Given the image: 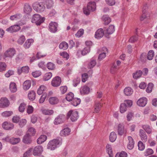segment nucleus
Segmentation results:
<instances>
[{"label": "nucleus", "mask_w": 157, "mask_h": 157, "mask_svg": "<svg viewBox=\"0 0 157 157\" xmlns=\"http://www.w3.org/2000/svg\"><path fill=\"white\" fill-rule=\"evenodd\" d=\"M59 47L61 49L64 50H66L68 48V44L66 42H63L59 44Z\"/></svg>", "instance_id": "72a5a7b5"}, {"label": "nucleus", "mask_w": 157, "mask_h": 157, "mask_svg": "<svg viewBox=\"0 0 157 157\" xmlns=\"http://www.w3.org/2000/svg\"><path fill=\"white\" fill-rule=\"evenodd\" d=\"M42 113L45 115H50L53 114L54 111L52 109H44L42 111Z\"/></svg>", "instance_id": "58836bf2"}, {"label": "nucleus", "mask_w": 157, "mask_h": 157, "mask_svg": "<svg viewBox=\"0 0 157 157\" xmlns=\"http://www.w3.org/2000/svg\"><path fill=\"white\" fill-rule=\"evenodd\" d=\"M96 62L95 60L92 59L88 64V67L90 68H93L96 64Z\"/></svg>", "instance_id": "6e6d98bb"}, {"label": "nucleus", "mask_w": 157, "mask_h": 157, "mask_svg": "<svg viewBox=\"0 0 157 157\" xmlns=\"http://www.w3.org/2000/svg\"><path fill=\"white\" fill-rule=\"evenodd\" d=\"M153 85V84L152 83H149L146 89V92L148 93H150L152 91Z\"/></svg>", "instance_id": "603ef678"}, {"label": "nucleus", "mask_w": 157, "mask_h": 157, "mask_svg": "<svg viewBox=\"0 0 157 157\" xmlns=\"http://www.w3.org/2000/svg\"><path fill=\"white\" fill-rule=\"evenodd\" d=\"M23 142L26 144H29L31 143L32 140L31 135L29 133H26L23 137L22 139Z\"/></svg>", "instance_id": "9b49d317"}, {"label": "nucleus", "mask_w": 157, "mask_h": 157, "mask_svg": "<svg viewBox=\"0 0 157 157\" xmlns=\"http://www.w3.org/2000/svg\"><path fill=\"white\" fill-rule=\"evenodd\" d=\"M142 71L140 70L137 71L135 73L133 74V77L135 79L140 78L142 75Z\"/></svg>", "instance_id": "79ce46f5"}, {"label": "nucleus", "mask_w": 157, "mask_h": 157, "mask_svg": "<svg viewBox=\"0 0 157 157\" xmlns=\"http://www.w3.org/2000/svg\"><path fill=\"white\" fill-rule=\"evenodd\" d=\"M36 94L35 92L33 90L31 91L28 93V97L30 100H33L35 98Z\"/></svg>", "instance_id": "473e14b6"}, {"label": "nucleus", "mask_w": 157, "mask_h": 157, "mask_svg": "<svg viewBox=\"0 0 157 157\" xmlns=\"http://www.w3.org/2000/svg\"><path fill=\"white\" fill-rule=\"evenodd\" d=\"M31 81L29 80L25 81L23 84V88L25 90H28L31 86Z\"/></svg>", "instance_id": "5701e85b"}, {"label": "nucleus", "mask_w": 157, "mask_h": 157, "mask_svg": "<svg viewBox=\"0 0 157 157\" xmlns=\"http://www.w3.org/2000/svg\"><path fill=\"white\" fill-rule=\"evenodd\" d=\"M80 79L79 78H76L73 81V85L75 87L77 86V85L80 82Z\"/></svg>", "instance_id": "e2e57ef3"}, {"label": "nucleus", "mask_w": 157, "mask_h": 157, "mask_svg": "<svg viewBox=\"0 0 157 157\" xmlns=\"http://www.w3.org/2000/svg\"><path fill=\"white\" fill-rule=\"evenodd\" d=\"M124 92L126 95L129 96L132 94L133 90L131 87H127L124 89Z\"/></svg>", "instance_id": "cd10ccee"}, {"label": "nucleus", "mask_w": 157, "mask_h": 157, "mask_svg": "<svg viewBox=\"0 0 157 157\" xmlns=\"http://www.w3.org/2000/svg\"><path fill=\"white\" fill-rule=\"evenodd\" d=\"M20 27L18 25L12 26L7 29L6 31L10 33H12L17 32L20 30Z\"/></svg>", "instance_id": "ddd939ff"}, {"label": "nucleus", "mask_w": 157, "mask_h": 157, "mask_svg": "<svg viewBox=\"0 0 157 157\" xmlns=\"http://www.w3.org/2000/svg\"><path fill=\"white\" fill-rule=\"evenodd\" d=\"M154 55V52L153 51L150 50L148 53L147 59L149 60H151L153 58Z\"/></svg>", "instance_id": "09e8293b"}, {"label": "nucleus", "mask_w": 157, "mask_h": 157, "mask_svg": "<svg viewBox=\"0 0 157 157\" xmlns=\"http://www.w3.org/2000/svg\"><path fill=\"white\" fill-rule=\"evenodd\" d=\"M118 132L119 135L121 136L124 133H126V131L124 128V124L123 123L119 124L118 126Z\"/></svg>", "instance_id": "2eb2a0df"}, {"label": "nucleus", "mask_w": 157, "mask_h": 157, "mask_svg": "<svg viewBox=\"0 0 157 157\" xmlns=\"http://www.w3.org/2000/svg\"><path fill=\"white\" fill-rule=\"evenodd\" d=\"M114 26L113 25H111L106 29V32L108 34H111L114 32Z\"/></svg>", "instance_id": "2f4dec72"}, {"label": "nucleus", "mask_w": 157, "mask_h": 157, "mask_svg": "<svg viewBox=\"0 0 157 157\" xmlns=\"http://www.w3.org/2000/svg\"><path fill=\"white\" fill-rule=\"evenodd\" d=\"M44 3L43 2L36 3L33 4V9L37 12H41L44 11L45 7Z\"/></svg>", "instance_id": "7ed1b4c3"}, {"label": "nucleus", "mask_w": 157, "mask_h": 157, "mask_svg": "<svg viewBox=\"0 0 157 157\" xmlns=\"http://www.w3.org/2000/svg\"><path fill=\"white\" fill-rule=\"evenodd\" d=\"M84 32V30L83 29H80L78 31L77 33L75 34V35L76 36L79 37L83 34Z\"/></svg>", "instance_id": "bf43d9fd"}, {"label": "nucleus", "mask_w": 157, "mask_h": 157, "mask_svg": "<svg viewBox=\"0 0 157 157\" xmlns=\"http://www.w3.org/2000/svg\"><path fill=\"white\" fill-rule=\"evenodd\" d=\"M139 135L141 140L144 142H146L147 140V137L145 131L142 129L139 130Z\"/></svg>", "instance_id": "4468645a"}, {"label": "nucleus", "mask_w": 157, "mask_h": 157, "mask_svg": "<svg viewBox=\"0 0 157 157\" xmlns=\"http://www.w3.org/2000/svg\"><path fill=\"white\" fill-rule=\"evenodd\" d=\"M127 155L126 152L124 151H122L120 153H117L115 157H127Z\"/></svg>", "instance_id": "3c124183"}, {"label": "nucleus", "mask_w": 157, "mask_h": 157, "mask_svg": "<svg viewBox=\"0 0 157 157\" xmlns=\"http://www.w3.org/2000/svg\"><path fill=\"white\" fill-rule=\"evenodd\" d=\"M15 54V51L13 48H10L7 50L5 53V57L11 58Z\"/></svg>", "instance_id": "9d476101"}, {"label": "nucleus", "mask_w": 157, "mask_h": 157, "mask_svg": "<svg viewBox=\"0 0 157 157\" xmlns=\"http://www.w3.org/2000/svg\"><path fill=\"white\" fill-rule=\"evenodd\" d=\"M45 19L44 17L41 18L39 14H35L33 16L32 22L35 23L37 25H40L41 23L44 22Z\"/></svg>", "instance_id": "20e7f679"}, {"label": "nucleus", "mask_w": 157, "mask_h": 157, "mask_svg": "<svg viewBox=\"0 0 157 157\" xmlns=\"http://www.w3.org/2000/svg\"><path fill=\"white\" fill-rule=\"evenodd\" d=\"M74 95L71 92L69 93L66 96V100L68 101H71L73 99Z\"/></svg>", "instance_id": "ea45409f"}, {"label": "nucleus", "mask_w": 157, "mask_h": 157, "mask_svg": "<svg viewBox=\"0 0 157 157\" xmlns=\"http://www.w3.org/2000/svg\"><path fill=\"white\" fill-rule=\"evenodd\" d=\"M138 40V37L137 35H135L132 36L129 40L130 42L134 43L136 41Z\"/></svg>", "instance_id": "774afa93"}, {"label": "nucleus", "mask_w": 157, "mask_h": 157, "mask_svg": "<svg viewBox=\"0 0 157 157\" xmlns=\"http://www.w3.org/2000/svg\"><path fill=\"white\" fill-rule=\"evenodd\" d=\"M34 40L32 39H28L24 44V46L25 48L30 47L31 44L33 42Z\"/></svg>", "instance_id": "a878e982"}, {"label": "nucleus", "mask_w": 157, "mask_h": 157, "mask_svg": "<svg viewBox=\"0 0 157 157\" xmlns=\"http://www.w3.org/2000/svg\"><path fill=\"white\" fill-rule=\"evenodd\" d=\"M116 138L117 135L114 132H111L109 136V140L110 141L113 142L115 140Z\"/></svg>", "instance_id": "e433bc0d"}, {"label": "nucleus", "mask_w": 157, "mask_h": 157, "mask_svg": "<svg viewBox=\"0 0 157 157\" xmlns=\"http://www.w3.org/2000/svg\"><path fill=\"white\" fill-rule=\"evenodd\" d=\"M128 140L129 141L127 147L130 150L132 149L134 147V142L132 137L131 136L128 137Z\"/></svg>", "instance_id": "aec40b11"}, {"label": "nucleus", "mask_w": 157, "mask_h": 157, "mask_svg": "<svg viewBox=\"0 0 157 157\" xmlns=\"http://www.w3.org/2000/svg\"><path fill=\"white\" fill-rule=\"evenodd\" d=\"M60 90L62 94H63L67 91V87L66 86H61L60 87Z\"/></svg>", "instance_id": "052dcab7"}, {"label": "nucleus", "mask_w": 157, "mask_h": 157, "mask_svg": "<svg viewBox=\"0 0 157 157\" xmlns=\"http://www.w3.org/2000/svg\"><path fill=\"white\" fill-rule=\"evenodd\" d=\"M32 9L30 6L28 4L25 5L24 11L25 13L27 14L29 13L32 11Z\"/></svg>", "instance_id": "393cba45"}, {"label": "nucleus", "mask_w": 157, "mask_h": 157, "mask_svg": "<svg viewBox=\"0 0 157 157\" xmlns=\"http://www.w3.org/2000/svg\"><path fill=\"white\" fill-rule=\"evenodd\" d=\"M46 88L44 86L41 85L40 86L37 91V94L39 95L43 94L46 90Z\"/></svg>", "instance_id": "7c9ffc66"}, {"label": "nucleus", "mask_w": 157, "mask_h": 157, "mask_svg": "<svg viewBox=\"0 0 157 157\" xmlns=\"http://www.w3.org/2000/svg\"><path fill=\"white\" fill-rule=\"evenodd\" d=\"M26 120L25 119H22L19 121V125L21 128L23 127L26 123Z\"/></svg>", "instance_id": "4d7b16f0"}, {"label": "nucleus", "mask_w": 157, "mask_h": 157, "mask_svg": "<svg viewBox=\"0 0 157 157\" xmlns=\"http://www.w3.org/2000/svg\"><path fill=\"white\" fill-rule=\"evenodd\" d=\"M13 113L12 111H6L3 112L2 115L4 117H9L11 116Z\"/></svg>", "instance_id": "8fccbe9b"}, {"label": "nucleus", "mask_w": 157, "mask_h": 157, "mask_svg": "<svg viewBox=\"0 0 157 157\" xmlns=\"http://www.w3.org/2000/svg\"><path fill=\"white\" fill-rule=\"evenodd\" d=\"M9 103L7 99L5 98H2L0 100V107L5 108L9 106Z\"/></svg>", "instance_id": "dca6fc26"}, {"label": "nucleus", "mask_w": 157, "mask_h": 157, "mask_svg": "<svg viewBox=\"0 0 157 157\" xmlns=\"http://www.w3.org/2000/svg\"><path fill=\"white\" fill-rule=\"evenodd\" d=\"M10 91L13 93L16 92L17 88L16 84L14 82H11L10 85Z\"/></svg>", "instance_id": "c756f323"}, {"label": "nucleus", "mask_w": 157, "mask_h": 157, "mask_svg": "<svg viewBox=\"0 0 157 157\" xmlns=\"http://www.w3.org/2000/svg\"><path fill=\"white\" fill-rule=\"evenodd\" d=\"M45 1L47 8L50 9L52 7L53 3L52 0H45Z\"/></svg>", "instance_id": "f704fd0d"}, {"label": "nucleus", "mask_w": 157, "mask_h": 157, "mask_svg": "<svg viewBox=\"0 0 157 157\" xmlns=\"http://www.w3.org/2000/svg\"><path fill=\"white\" fill-rule=\"evenodd\" d=\"M3 128L6 130H9L12 129L13 127V125L10 123L5 122L2 124Z\"/></svg>", "instance_id": "a211bd4d"}, {"label": "nucleus", "mask_w": 157, "mask_h": 157, "mask_svg": "<svg viewBox=\"0 0 157 157\" xmlns=\"http://www.w3.org/2000/svg\"><path fill=\"white\" fill-rule=\"evenodd\" d=\"M47 139V136L44 135H41L38 138L37 140V142L38 144H41L45 141Z\"/></svg>", "instance_id": "4be33fe9"}, {"label": "nucleus", "mask_w": 157, "mask_h": 157, "mask_svg": "<svg viewBox=\"0 0 157 157\" xmlns=\"http://www.w3.org/2000/svg\"><path fill=\"white\" fill-rule=\"evenodd\" d=\"M6 65L4 62H0V71H4L6 69Z\"/></svg>", "instance_id": "680f3d73"}, {"label": "nucleus", "mask_w": 157, "mask_h": 157, "mask_svg": "<svg viewBox=\"0 0 157 157\" xmlns=\"http://www.w3.org/2000/svg\"><path fill=\"white\" fill-rule=\"evenodd\" d=\"M104 33L103 30L101 29H98L96 32L95 37L96 38L100 39L103 36Z\"/></svg>", "instance_id": "6ab92c4d"}, {"label": "nucleus", "mask_w": 157, "mask_h": 157, "mask_svg": "<svg viewBox=\"0 0 157 157\" xmlns=\"http://www.w3.org/2000/svg\"><path fill=\"white\" fill-rule=\"evenodd\" d=\"M25 40V36L24 35H22L18 39L17 42L18 44H22L24 43Z\"/></svg>", "instance_id": "13d9d810"}, {"label": "nucleus", "mask_w": 157, "mask_h": 157, "mask_svg": "<svg viewBox=\"0 0 157 157\" xmlns=\"http://www.w3.org/2000/svg\"><path fill=\"white\" fill-rule=\"evenodd\" d=\"M71 101L72 104L74 106H76L80 103L81 100L79 98H74Z\"/></svg>", "instance_id": "c9c22d12"}, {"label": "nucleus", "mask_w": 157, "mask_h": 157, "mask_svg": "<svg viewBox=\"0 0 157 157\" xmlns=\"http://www.w3.org/2000/svg\"><path fill=\"white\" fill-rule=\"evenodd\" d=\"M96 3L95 2H90L87 5L86 8L83 9L84 13L86 15H89L90 12L93 11L95 10Z\"/></svg>", "instance_id": "f03ea898"}, {"label": "nucleus", "mask_w": 157, "mask_h": 157, "mask_svg": "<svg viewBox=\"0 0 157 157\" xmlns=\"http://www.w3.org/2000/svg\"><path fill=\"white\" fill-rule=\"evenodd\" d=\"M61 82V80L60 77L57 76L54 78L51 82V84L54 87H57L59 86Z\"/></svg>", "instance_id": "423d86ee"}, {"label": "nucleus", "mask_w": 157, "mask_h": 157, "mask_svg": "<svg viewBox=\"0 0 157 157\" xmlns=\"http://www.w3.org/2000/svg\"><path fill=\"white\" fill-rule=\"evenodd\" d=\"M47 66L48 69L53 70L55 68L54 64L51 62L48 63Z\"/></svg>", "instance_id": "69168bd1"}, {"label": "nucleus", "mask_w": 157, "mask_h": 157, "mask_svg": "<svg viewBox=\"0 0 157 157\" xmlns=\"http://www.w3.org/2000/svg\"><path fill=\"white\" fill-rule=\"evenodd\" d=\"M78 112L77 111H70L67 113V117L70 118L72 121H76L78 118Z\"/></svg>", "instance_id": "39448f33"}, {"label": "nucleus", "mask_w": 157, "mask_h": 157, "mask_svg": "<svg viewBox=\"0 0 157 157\" xmlns=\"http://www.w3.org/2000/svg\"><path fill=\"white\" fill-rule=\"evenodd\" d=\"M61 139H54L50 141L47 145V148L51 150H54L59 147L62 143Z\"/></svg>", "instance_id": "f257e3e1"}, {"label": "nucleus", "mask_w": 157, "mask_h": 157, "mask_svg": "<svg viewBox=\"0 0 157 157\" xmlns=\"http://www.w3.org/2000/svg\"><path fill=\"white\" fill-rule=\"evenodd\" d=\"M65 118V116L63 114H59L55 119L54 123L55 124L58 125L63 122Z\"/></svg>", "instance_id": "0eeeda50"}, {"label": "nucleus", "mask_w": 157, "mask_h": 157, "mask_svg": "<svg viewBox=\"0 0 157 157\" xmlns=\"http://www.w3.org/2000/svg\"><path fill=\"white\" fill-rule=\"evenodd\" d=\"M20 117L17 116H14L12 119V121L13 122L16 123H17L18 122L20 121Z\"/></svg>", "instance_id": "0e129e2a"}, {"label": "nucleus", "mask_w": 157, "mask_h": 157, "mask_svg": "<svg viewBox=\"0 0 157 157\" xmlns=\"http://www.w3.org/2000/svg\"><path fill=\"white\" fill-rule=\"evenodd\" d=\"M58 24L56 22H51L49 25L50 31L52 33H55L57 30Z\"/></svg>", "instance_id": "1a4fd4ad"}, {"label": "nucleus", "mask_w": 157, "mask_h": 157, "mask_svg": "<svg viewBox=\"0 0 157 157\" xmlns=\"http://www.w3.org/2000/svg\"><path fill=\"white\" fill-rule=\"evenodd\" d=\"M106 149L109 156L110 157H112V151L111 145L109 144H108L106 146Z\"/></svg>", "instance_id": "37998d69"}, {"label": "nucleus", "mask_w": 157, "mask_h": 157, "mask_svg": "<svg viewBox=\"0 0 157 157\" xmlns=\"http://www.w3.org/2000/svg\"><path fill=\"white\" fill-rule=\"evenodd\" d=\"M138 149L140 150L143 151L145 148V146L142 142L140 141L138 143Z\"/></svg>", "instance_id": "5fc2aeb1"}, {"label": "nucleus", "mask_w": 157, "mask_h": 157, "mask_svg": "<svg viewBox=\"0 0 157 157\" xmlns=\"http://www.w3.org/2000/svg\"><path fill=\"white\" fill-rule=\"evenodd\" d=\"M70 132V129L68 128H66L62 130L60 132V134L61 136H66L69 135Z\"/></svg>", "instance_id": "412c9836"}, {"label": "nucleus", "mask_w": 157, "mask_h": 157, "mask_svg": "<svg viewBox=\"0 0 157 157\" xmlns=\"http://www.w3.org/2000/svg\"><path fill=\"white\" fill-rule=\"evenodd\" d=\"M127 108V105H125V104L124 103L121 104L120 106V112L122 113H124L126 111Z\"/></svg>", "instance_id": "a18cd8bd"}, {"label": "nucleus", "mask_w": 157, "mask_h": 157, "mask_svg": "<svg viewBox=\"0 0 157 157\" xmlns=\"http://www.w3.org/2000/svg\"><path fill=\"white\" fill-rule=\"evenodd\" d=\"M147 99L146 98H142L139 99L137 101V104L141 107L144 106L147 103Z\"/></svg>", "instance_id": "f3484780"}, {"label": "nucleus", "mask_w": 157, "mask_h": 157, "mask_svg": "<svg viewBox=\"0 0 157 157\" xmlns=\"http://www.w3.org/2000/svg\"><path fill=\"white\" fill-rule=\"evenodd\" d=\"M142 128L147 134H150L151 133V129L149 125L147 124L142 125Z\"/></svg>", "instance_id": "c85d7f7f"}, {"label": "nucleus", "mask_w": 157, "mask_h": 157, "mask_svg": "<svg viewBox=\"0 0 157 157\" xmlns=\"http://www.w3.org/2000/svg\"><path fill=\"white\" fill-rule=\"evenodd\" d=\"M49 101L51 104L55 105L58 103L59 99L56 97H52L49 98Z\"/></svg>", "instance_id": "b1692460"}, {"label": "nucleus", "mask_w": 157, "mask_h": 157, "mask_svg": "<svg viewBox=\"0 0 157 157\" xmlns=\"http://www.w3.org/2000/svg\"><path fill=\"white\" fill-rule=\"evenodd\" d=\"M90 47L87 46L85 47L82 51V54L84 56L88 53L90 51Z\"/></svg>", "instance_id": "49530a36"}, {"label": "nucleus", "mask_w": 157, "mask_h": 157, "mask_svg": "<svg viewBox=\"0 0 157 157\" xmlns=\"http://www.w3.org/2000/svg\"><path fill=\"white\" fill-rule=\"evenodd\" d=\"M153 153L154 151L151 148H148L144 151V155L145 156L147 157L152 154Z\"/></svg>", "instance_id": "a19ab883"}, {"label": "nucleus", "mask_w": 157, "mask_h": 157, "mask_svg": "<svg viewBox=\"0 0 157 157\" xmlns=\"http://www.w3.org/2000/svg\"><path fill=\"white\" fill-rule=\"evenodd\" d=\"M43 151V148L41 146H38L35 147L33 150V154L35 156H37L41 154Z\"/></svg>", "instance_id": "6e6552de"}, {"label": "nucleus", "mask_w": 157, "mask_h": 157, "mask_svg": "<svg viewBox=\"0 0 157 157\" xmlns=\"http://www.w3.org/2000/svg\"><path fill=\"white\" fill-rule=\"evenodd\" d=\"M102 106V105L100 102L95 103V108L94 109L95 112L97 113L98 112Z\"/></svg>", "instance_id": "de8ad7c7"}, {"label": "nucleus", "mask_w": 157, "mask_h": 157, "mask_svg": "<svg viewBox=\"0 0 157 157\" xmlns=\"http://www.w3.org/2000/svg\"><path fill=\"white\" fill-rule=\"evenodd\" d=\"M60 55L62 56L64 58L66 59L67 60L69 58V55L67 52H64L60 53Z\"/></svg>", "instance_id": "338daca9"}, {"label": "nucleus", "mask_w": 157, "mask_h": 157, "mask_svg": "<svg viewBox=\"0 0 157 157\" xmlns=\"http://www.w3.org/2000/svg\"><path fill=\"white\" fill-rule=\"evenodd\" d=\"M90 92V88L86 86H84L80 90V92L82 94H88Z\"/></svg>", "instance_id": "bb28decb"}, {"label": "nucleus", "mask_w": 157, "mask_h": 157, "mask_svg": "<svg viewBox=\"0 0 157 157\" xmlns=\"http://www.w3.org/2000/svg\"><path fill=\"white\" fill-rule=\"evenodd\" d=\"M21 17V14H15L13 16H11L10 17V19L11 20H17L20 19Z\"/></svg>", "instance_id": "864d4df0"}, {"label": "nucleus", "mask_w": 157, "mask_h": 157, "mask_svg": "<svg viewBox=\"0 0 157 157\" xmlns=\"http://www.w3.org/2000/svg\"><path fill=\"white\" fill-rule=\"evenodd\" d=\"M102 19L104 21L105 25H108L111 21L110 18L106 16H103L102 17Z\"/></svg>", "instance_id": "4c0bfd02"}, {"label": "nucleus", "mask_w": 157, "mask_h": 157, "mask_svg": "<svg viewBox=\"0 0 157 157\" xmlns=\"http://www.w3.org/2000/svg\"><path fill=\"white\" fill-rule=\"evenodd\" d=\"M52 76V74L51 72L46 73L44 76L43 79L44 81H48L50 79Z\"/></svg>", "instance_id": "c03bdc74"}, {"label": "nucleus", "mask_w": 157, "mask_h": 157, "mask_svg": "<svg viewBox=\"0 0 157 157\" xmlns=\"http://www.w3.org/2000/svg\"><path fill=\"white\" fill-rule=\"evenodd\" d=\"M5 140L6 141L10 142L11 144H15L18 143L20 140V139L19 138H10L9 137H6L5 138Z\"/></svg>", "instance_id": "f8f14e48"}]
</instances>
